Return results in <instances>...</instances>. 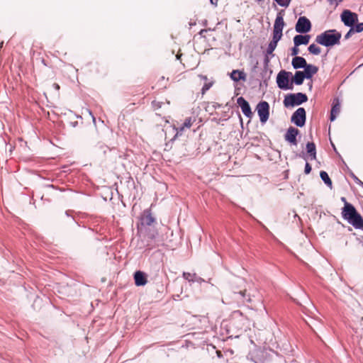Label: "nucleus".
I'll list each match as a JSON object with an SVG mask.
<instances>
[{
    "mask_svg": "<svg viewBox=\"0 0 363 363\" xmlns=\"http://www.w3.org/2000/svg\"><path fill=\"white\" fill-rule=\"evenodd\" d=\"M342 217L356 229L363 228V218L351 203H347L342 208Z\"/></svg>",
    "mask_w": 363,
    "mask_h": 363,
    "instance_id": "f257e3e1",
    "label": "nucleus"
},
{
    "mask_svg": "<svg viewBox=\"0 0 363 363\" xmlns=\"http://www.w3.org/2000/svg\"><path fill=\"white\" fill-rule=\"evenodd\" d=\"M285 23L281 13H278L274 24L273 36L272 41L269 43L267 49V55L274 56L273 52L277 46L278 42L282 37V30Z\"/></svg>",
    "mask_w": 363,
    "mask_h": 363,
    "instance_id": "f03ea898",
    "label": "nucleus"
},
{
    "mask_svg": "<svg viewBox=\"0 0 363 363\" xmlns=\"http://www.w3.org/2000/svg\"><path fill=\"white\" fill-rule=\"evenodd\" d=\"M341 37V33L336 30H328L318 35L315 42L325 47H332L340 44Z\"/></svg>",
    "mask_w": 363,
    "mask_h": 363,
    "instance_id": "7ed1b4c3",
    "label": "nucleus"
},
{
    "mask_svg": "<svg viewBox=\"0 0 363 363\" xmlns=\"http://www.w3.org/2000/svg\"><path fill=\"white\" fill-rule=\"evenodd\" d=\"M308 101L306 94L303 93L290 94L285 96L284 104L286 107L300 105Z\"/></svg>",
    "mask_w": 363,
    "mask_h": 363,
    "instance_id": "20e7f679",
    "label": "nucleus"
},
{
    "mask_svg": "<svg viewBox=\"0 0 363 363\" xmlns=\"http://www.w3.org/2000/svg\"><path fill=\"white\" fill-rule=\"evenodd\" d=\"M291 74V72H286V70H281L277 76V84L279 88L281 89H292L293 86L289 84V77Z\"/></svg>",
    "mask_w": 363,
    "mask_h": 363,
    "instance_id": "39448f33",
    "label": "nucleus"
},
{
    "mask_svg": "<svg viewBox=\"0 0 363 363\" xmlns=\"http://www.w3.org/2000/svg\"><path fill=\"white\" fill-rule=\"evenodd\" d=\"M261 123H264L269 116V105L267 101L259 102L256 107Z\"/></svg>",
    "mask_w": 363,
    "mask_h": 363,
    "instance_id": "423d86ee",
    "label": "nucleus"
},
{
    "mask_svg": "<svg viewBox=\"0 0 363 363\" xmlns=\"http://www.w3.org/2000/svg\"><path fill=\"white\" fill-rule=\"evenodd\" d=\"M138 231L140 236L143 237L148 240H155L158 231L155 225L149 226V228L138 227Z\"/></svg>",
    "mask_w": 363,
    "mask_h": 363,
    "instance_id": "0eeeda50",
    "label": "nucleus"
},
{
    "mask_svg": "<svg viewBox=\"0 0 363 363\" xmlns=\"http://www.w3.org/2000/svg\"><path fill=\"white\" fill-rule=\"evenodd\" d=\"M341 20L345 26L353 27L358 21V16L350 10H345L341 14Z\"/></svg>",
    "mask_w": 363,
    "mask_h": 363,
    "instance_id": "6e6552de",
    "label": "nucleus"
},
{
    "mask_svg": "<svg viewBox=\"0 0 363 363\" xmlns=\"http://www.w3.org/2000/svg\"><path fill=\"white\" fill-rule=\"evenodd\" d=\"M295 28L298 33H308L311 29V23L306 16H301L297 21Z\"/></svg>",
    "mask_w": 363,
    "mask_h": 363,
    "instance_id": "1a4fd4ad",
    "label": "nucleus"
},
{
    "mask_svg": "<svg viewBox=\"0 0 363 363\" xmlns=\"http://www.w3.org/2000/svg\"><path fill=\"white\" fill-rule=\"evenodd\" d=\"M154 223H155V218L152 216L151 211L146 209L141 216L140 223L138 227L149 228V226L154 225Z\"/></svg>",
    "mask_w": 363,
    "mask_h": 363,
    "instance_id": "9d476101",
    "label": "nucleus"
},
{
    "mask_svg": "<svg viewBox=\"0 0 363 363\" xmlns=\"http://www.w3.org/2000/svg\"><path fill=\"white\" fill-rule=\"evenodd\" d=\"M291 122L297 126L302 127L306 123V111L303 108H298L291 116Z\"/></svg>",
    "mask_w": 363,
    "mask_h": 363,
    "instance_id": "9b49d317",
    "label": "nucleus"
},
{
    "mask_svg": "<svg viewBox=\"0 0 363 363\" xmlns=\"http://www.w3.org/2000/svg\"><path fill=\"white\" fill-rule=\"evenodd\" d=\"M237 104L239 105L243 114L246 117L249 118H251L252 117L253 113L251 111L250 104L242 96L238 98Z\"/></svg>",
    "mask_w": 363,
    "mask_h": 363,
    "instance_id": "f8f14e48",
    "label": "nucleus"
},
{
    "mask_svg": "<svg viewBox=\"0 0 363 363\" xmlns=\"http://www.w3.org/2000/svg\"><path fill=\"white\" fill-rule=\"evenodd\" d=\"M298 130L294 127L288 128L285 135V140L293 145L297 144L296 136L298 134Z\"/></svg>",
    "mask_w": 363,
    "mask_h": 363,
    "instance_id": "ddd939ff",
    "label": "nucleus"
},
{
    "mask_svg": "<svg viewBox=\"0 0 363 363\" xmlns=\"http://www.w3.org/2000/svg\"><path fill=\"white\" fill-rule=\"evenodd\" d=\"M134 280L137 286H145L147 283V275L142 271L135 272Z\"/></svg>",
    "mask_w": 363,
    "mask_h": 363,
    "instance_id": "4468645a",
    "label": "nucleus"
},
{
    "mask_svg": "<svg viewBox=\"0 0 363 363\" xmlns=\"http://www.w3.org/2000/svg\"><path fill=\"white\" fill-rule=\"evenodd\" d=\"M291 65L294 69L305 68L308 65L303 57L296 56L292 59Z\"/></svg>",
    "mask_w": 363,
    "mask_h": 363,
    "instance_id": "2eb2a0df",
    "label": "nucleus"
},
{
    "mask_svg": "<svg viewBox=\"0 0 363 363\" xmlns=\"http://www.w3.org/2000/svg\"><path fill=\"white\" fill-rule=\"evenodd\" d=\"M310 38L309 35H296L294 38V45L299 46L301 45H307L309 43Z\"/></svg>",
    "mask_w": 363,
    "mask_h": 363,
    "instance_id": "dca6fc26",
    "label": "nucleus"
},
{
    "mask_svg": "<svg viewBox=\"0 0 363 363\" xmlns=\"http://www.w3.org/2000/svg\"><path fill=\"white\" fill-rule=\"evenodd\" d=\"M318 71V67L311 64H308L303 71V74H306V79H311L315 74Z\"/></svg>",
    "mask_w": 363,
    "mask_h": 363,
    "instance_id": "f3484780",
    "label": "nucleus"
},
{
    "mask_svg": "<svg viewBox=\"0 0 363 363\" xmlns=\"http://www.w3.org/2000/svg\"><path fill=\"white\" fill-rule=\"evenodd\" d=\"M305 78L306 74H303V71H296L291 79V84L292 86L294 83L296 85H301L303 84Z\"/></svg>",
    "mask_w": 363,
    "mask_h": 363,
    "instance_id": "a211bd4d",
    "label": "nucleus"
},
{
    "mask_svg": "<svg viewBox=\"0 0 363 363\" xmlns=\"http://www.w3.org/2000/svg\"><path fill=\"white\" fill-rule=\"evenodd\" d=\"M340 111V104L338 99L333 101V107L330 112V121H333L335 119L336 116Z\"/></svg>",
    "mask_w": 363,
    "mask_h": 363,
    "instance_id": "6ab92c4d",
    "label": "nucleus"
},
{
    "mask_svg": "<svg viewBox=\"0 0 363 363\" xmlns=\"http://www.w3.org/2000/svg\"><path fill=\"white\" fill-rule=\"evenodd\" d=\"M231 79L235 82H239L240 80H246V74L244 72L240 70H233L230 74Z\"/></svg>",
    "mask_w": 363,
    "mask_h": 363,
    "instance_id": "aec40b11",
    "label": "nucleus"
},
{
    "mask_svg": "<svg viewBox=\"0 0 363 363\" xmlns=\"http://www.w3.org/2000/svg\"><path fill=\"white\" fill-rule=\"evenodd\" d=\"M196 121L194 118L188 117L185 119L184 123L179 128H177V133H182L185 128H190L193 123Z\"/></svg>",
    "mask_w": 363,
    "mask_h": 363,
    "instance_id": "412c9836",
    "label": "nucleus"
},
{
    "mask_svg": "<svg viewBox=\"0 0 363 363\" xmlns=\"http://www.w3.org/2000/svg\"><path fill=\"white\" fill-rule=\"evenodd\" d=\"M306 150L308 153L311 157V160H315L316 158V152H315V145L313 143H308L306 145Z\"/></svg>",
    "mask_w": 363,
    "mask_h": 363,
    "instance_id": "4be33fe9",
    "label": "nucleus"
},
{
    "mask_svg": "<svg viewBox=\"0 0 363 363\" xmlns=\"http://www.w3.org/2000/svg\"><path fill=\"white\" fill-rule=\"evenodd\" d=\"M320 178L322 180L330 187L332 186V181L330 179L328 173L325 171H321L320 173Z\"/></svg>",
    "mask_w": 363,
    "mask_h": 363,
    "instance_id": "5701e85b",
    "label": "nucleus"
},
{
    "mask_svg": "<svg viewBox=\"0 0 363 363\" xmlns=\"http://www.w3.org/2000/svg\"><path fill=\"white\" fill-rule=\"evenodd\" d=\"M310 53L313 55H320L321 52V49L317 46L315 44H311L308 48Z\"/></svg>",
    "mask_w": 363,
    "mask_h": 363,
    "instance_id": "b1692460",
    "label": "nucleus"
},
{
    "mask_svg": "<svg viewBox=\"0 0 363 363\" xmlns=\"http://www.w3.org/2000/svg\"><path fill=\"white\" fill-rule=\"evenodd\" d=\"M165 104L164 102L163 101H157V100H154L152 101V108L154 111H158L159 109H160L162 106H164Z\"/></svg>",
    "mask_w": 363,
    "mask_h": 363,
    "instance_id": "393cba45",
    "label": "nucleus"
},
{
    "mask_svg": "<svg viewBox=\"0 0 363 363\" xmlns=\"http://www.w3.org/2000/svg\"><path fill=\"white\" fill-rule=\"evenodd\" d=\"M279 6L287 8L292 0H274Z\"/></svg>",
    "mask_w": 363,
    "mask_h": 363,
    "instance_id": "a878e982",
    "label": "nucleus"
},
{
    "mask_svg": "<svg viewBox=\"0 0 363 363\" xmlns=\"http://www.w3.org/2000/svg\"><path fill=\"white\" fill-rule=\"evenodd\" d=\"M213 82L205 83L201 89V94L204 95L206 92L213 86Z\"/></svg>",
    "mask_w": 363,
    "mask_h": 363,
    "instance_id": "bb28decb",
    "label": "nucleus"
},
{
    "mask_svg": "<svg viewBox=\"0 0 363 363\" xmlns=\"http://www.w3.org/2000/svg\"><path fill=\"white\" fill-rule=\"evenodd\" d=\"M354 28V31L357 33H360L363 31V23H358L355 26V27H353Z\"/></svg>",
    "mask_w": 363,
    "mask_h": 363,
    "instance_id": "cd10ccee",
    "label": "nucleus"
},
{
    "mask_svg": "<svg viewBox=\"0 0 363 363\" xmlns=\"http://www.w3.org/2000/svg\"><path fill=\"white\" fill-rule=\"evenodd\" d=\"M354 32H355L354 31V28L353 27H351L350 30L345 35V39H349Z\"/></svg>",
    "mask_w": 363,
    "mask_h": 363,
    "instance_id": "c85d7f7f",
    "label": "nucleus"
},
{
    "mask_svg": "<svg viewBox=\"0 0 363 363\" xmlns=\"http://www.w3.org/2000/svg\"><path fill=\"white\" fill-rule=\"evenodd\" d=\"M298 46L294 45V47L291 49V55L296 57L299 53Z\"/></svg>",
    "mask_w": 363,
    "mask_h": 363,
    "instance_id": "c756f323",
    "label": "nucleus"
},
{
    "mask_svg": "<svg viewBox=\"0 0 363 363\" xmlns=\"http://www.w3.org/2000/svg\"><path fill=\"white\" fill-rule=\"evenodd\" d=\"M304 172L306 174L311 172V166L308 162L306 164Z\"/></svg>",
    "mask_w": 363,
    "mask_h": 363,
    "instance_id": "7c9ffc66",
    "label": "nucleus"
},
{
    "mask_svg": "<svg viewBox=\"0 0 363 363\" xmlns=\"http://www.w3.org/2000/svg\"><path fill=\"white\" fill-rule=\"evenodd\" d=\"M246 293H247V290L246 289H244V290H241L238 292V294L243 298H246Z\"/></svg>",
    "mask_w": 363,
    "mask_h": 363,
    "instance_id": "2f4dec72",
    "label": "nucleus"
},
{
    "mask_svg": "<svg viewBox=\"0 0 363 363\" xmlns=\"http://www.w3.org/2000/svg\"><path fill=\"white\" fill-rule=\"evenodd\" d=\"M211 4L215 6L218 5V0H210Z\"/></svg>",
    "mask_w": 363,
    "mask_h": 363,
    "instance_id": "473e14b6",
    "label": "nucleus"
},
{
    "mask_svg": "<svg viewBox=\"0 0 363 363\" xmlns=\"http://www.w3.org/2000/svg\"><path fill=\"white\" fill-rule=\"evenodd\" d=\"M53 86H54V88H55L56 90H57V91H59V90H60V85H59L58 84H57V83H54V84H53Z\"/></svg>",
    "mask_w": 363,
    "mask_h": 363,
    "instance_id": "72a5a7b5",
    "label": "nucleus"
},
{
    "mask_svg": "<svg viewBox=\"0 0 363 363\" xmlns=\"http://www.w3.org/2000/svg\"><path fill=\"white\" fill-rule=\"evenodd\" d=\"M327 1L330 3V4H333L334 1H339V2L342 1V0H327Z\"/></svg>",
    "mask_w": 363,
    "mask_h": 363,
    "instance_id": "f704fd0d",
    "label": "nucleus"
},
{
    "mask_svg": "<svg viewBox=\"0 0 363 363\" xmlns=\"http://www.w3.org/2000/svg\"><path fill=\"white\" fill-rule=\"evenodd\" d=\"M341 200L344 203V206H345L347 203H349L345 197H342Z\"/></svg>",
    "mask_w": 363,
    "mask_h": 363,
    "instance_id": "c9c22d12",
    "label": "nucleus"
},
{
    "mask_svg": "<svg viewBox=\"0 0 363 363\" xmlns=\"http://www.w3.org/2000/svg\"><path fill=\"white\" fill-rule=\"evenodd\" d=\"M199 77L201 78L202 79L205 80V81H207L208 80V78L206 76H204V75H199Z\"/></svg>",
    "mask_w": 363,
    "mask_h": 363,
    "instance_id": "e433bc0d",
    "label": "nucleus"
},
{
    "mask_svg": "<svg viewBox=\"0 0 363 363\" xmlns=\"http://www.w3.org/2000/svg\"><path fill=\"white\" fill-rule=\"evenodd\" d=\"M206 31H207V30H206V29H202V30H201V31L199 32V34L202 35H203V33H205V32H206Z\"/></svg>",
    "mask_w": 363,
    "mask_h": 363,
    "instance_id": "4c0bfd02",
    "label": "nucleus"
},
{
    "mask_svg": "<svg viewBox=\"0 0 363 363\" xmlns=\"http://www.w3.org/2000/svg\"><path fill=\"white\" fill-rule=\"evenodd\" d=\"M159 82H163L164 81V77H160L158 79Z\"/></svg>",
    "mask_w": 363,
    "mask_h": 363,
    "instance_id": "58836bf2",
    "label": "nucleus"
},
{
    "mask_svg": "<svg viewBox=\"0 0 363 363\" xmlns=\"http://www.w3.org/2000/svg\"><path fill=\"white\" fill-rule=\"evenodd\" d=\"M247 301L251 302V298L249 295H247V298H246Z\"/></svg>",
    "mask_w": 363,
    "mask_h": 363,
    "instance_id": "ea45409f",
    "label": "nucleus"
},
{
    "mask_svg": "<svg viewBox=\"0 0 363 363\" xmlns=\"http://www.w3.org/2000/svg\"><path fill=\"white\" fill-rule=\"evenodd\" d=\"M265 0H256V1L258 3V4H260L263 1H264Z\"/></svg>",
    "mask_w": 363,
    "mask_h": 363,
    "instance_id": "a19ab883",
    "label": "nucleus"
},
{
    "mask_svg": "<svg viewBox=\"0 0 363 363\" xmlns=\"http://www.w3.org/2000/svg\"><path fill=\"white\" fill-rule=\"evenodd\" d=\"M162 87L161 88H165L166 87V84H161Z\"/></svg>",
    "mask_w": 363,
    "mask_h": 363,
    "instance_id": "79ce46f5",
    "label": "nucleus"
},
{
    "mask_svg": "<svg viewBox=\"0 0 363 363\" xmlns=\"http://www.w3.org/2000/svg\"><path fill=\"white\" fill-rule=\"evenodd\" d=\"M180 56H181V55H177V59H180Z\"/></svg>",
    "mask_w": 363,
    "mask_h": 363,
    "instance_id": "37998d69",
    "label": "nucleus"
}]
</instances>
